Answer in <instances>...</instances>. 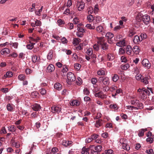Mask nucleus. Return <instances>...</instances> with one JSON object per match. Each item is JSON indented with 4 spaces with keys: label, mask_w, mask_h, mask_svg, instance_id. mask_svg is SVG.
<instances>
[{
    "label": "nucleus",
    "mask_w": 154,
    "mask_h": 154,
    "mask_svg": "<svg viewBox=\"0 0 154 154\" xmlns=\"http://www.w3.org/2000/svg\"><path fill=\"white\" fill-rule=\"evenodd\" d=\"M79 102L77 100L72 101L70 103L71 105L75 106H78L79 105Z\"/></svg>",
    "instance_id": "30"
},
{
    "label": "nucleus",
    "mask_w": 154,
    "mask_h": 154,
    "mask_svg": "<svg viewBox=\"0 0 154 154\" xmlns=\"http://www.w3.org/2000/svg\"><path fill=\"white\" fill-rule=\"evenodd\" d=\"M57 22L59 26H60L65 23L64 21L61 19L58 20Z\"/></svg>",
    "instance_id": "58"
},
{
    "label": "nucleus",
    "mask_w": 154,
    "mask_h": 154,
    "mask_svg": "<svg viewBox=\"0 0 154 154\" xmlns=\"http://www.w3.org/2000/svg\"><path fill=\"white\" fill-rule=\"evenodd\" d=\"M147 131L146 129H141L139 131L138 135L139 137H142L143 136L144 132Z\"/></svg>",
    "instance_id": "25"
},
{
    "label": "nucleus",
    "mask_w": 154,
    "mask_h": 154,
    "mask_svg": "<svg viewBox=\"0 0 154 154\" xmlns=\"http://www.w3.org/2000/svg\"><path fill=\"white\" fill-rule=\"evenodd\" d=\"M102 124V120H99L96 121L95 125L97 127H99L101 126Z\"/></svg>",
    "instance_id": "32"
},
{
    "label": "nucleus",
    "mask_w": 154,
    "mask_h": 154,
    "mask_svg": "<svg viewBox=\"0 0 154 154\" xmlns=\"http://www.w3.org/2000/svg\"><path fill=\"white\" fill-rule=\"evenodd\" d=\"M139 102V100H134V99H132L131 100V104L135 106L137 102Z\"/></svg>",
    "instance_id": "52"
},
{
    "label": "nucleus",
    "mask_w": 154,
    "mask_h": 154,
    "mask_svg": "<svg viewBox=\"0 0 154 154\" xmlns=\"http://www.w3.org/2000/svg\"><path fill=\"white\" fill-rule=\"evenodd\" d=\"M53 51L51 50L49 51L47 56V58L48 60H50L52 59L53 57Z\"/></svg>",
    "instance_id": "23"
},
{
    "label": "nucleus",
    "mask_w": 154,
    "mask_h": 154,
    "mask_svg": "<svg viewBox=\"0 0 154 154\" xmlns=\"http://www.w3.org/2000/svg\"><path fill=\"white\" fill-rule=\"evenodd\" d=\"M31 108L35 111H38L41 109V107L39 104H35L31 106Z\"/></svg>",
    "instance_id": "12"
},
{
    "label": "nucleus",
    "mask_w": 154,
    "mask_h": 154,
    "mask_svg": "<svg viewBox=\"0 0 154 154\" xmlns=\"http://www.w3.org/2000/svg\"><path fill=\"white\" fill-rule=\"evenodd\" d=\"M10 52V50L7 48H5L1 51V53L2 55L5 54H9Z\"/></svg>",
    "instance_id": "22"
},
{
    "label": "nucleus",
    "mask_w": 154,
    "mask_h": 154,
    "mask_svg": "<svg viewBox=\"0 0 154 154\" xmlns=\"http://www.w3.org/2000/svg\"><path fill=\"white\" fill-rule=\"evenodd\" d=\"M125 43V41L123 39L121 41L116 43V45L119 47H122L124 46Z\"/></svg>",
    "instance_id": "20"
},
{
    "label": "nucleus",
    "mask_w": 154,
    "mask_h": 154,
    "mask_svg": "<svg viewBox=\"0 0 154 154\" xmlns=\"http://www.w3.org/2000/svg\"><path fill=\"white\" fill-rule=\"evenodd\" d=\"M76 6L79 11L82 10L85 7V3L82 0H78L76 2Z\"/></svg>",
    "instance_id": "5"
},
{
    "label": "nucleus",
    "mask_w": 154,
    "mask_h": 154,
    "mask_svg": "<svg viewBox=\"0 0 154 154\" xmlns=\"http://www.w3.org/2000/svg\"><path fill=\"white\" fill-rule=\"evenodd\" d=\"M113 152V150L111 149L106 150L105 151V152L106 154H112Z\"/></svg>",
    "instance_id": "56"
},
{
    "label": "nucleus",
    "mask_w": 154,
    "mask_h": 154,
    "mask_svg": "<svg viewBox=\"0 0 154 154\" xmlns=\"http://www.w3.org/2000/svg\"><path fill=\"white\" fill-rule=\"evenodd\" d=\"M120 142L122 144V148L125 150L129 151L130 148V146L127 143V141L125 139L122 138L120 140Z\"/></svg>",
    "instance_id": "3"
},
{
    "label": "nucleus",
    "mask_w": 154,
    "mask_h": 154,
    "mask_svg": "<svg viewBox=\"0 0 154 154\" xmlns=\"http://www.w3.org/2000/svg\"><path fill=\"white\" fill-rule=\"evenodd\" d=\"M100 45L99 44H95L93 45V48L96 51H98L99 50L100 48Z\"/></svg>",
    "instance_id": "48"
},
{
    "label": "nucleus",
    "mask_w": 154,
    "mask_h": 154,
    "mask_svg": "<svg viewBox=\"0 0 154 154\" xmlns=\"http://www.w3.org/2000/svg\"><path fill=\"white\" fill-rule=\"evenodd\" d=\"M51 151V153H52L53 154H55L58 152V149L57 148L54 147L52 148Z\"/></svg>",
    "instance_id": "49"
},
{
    "label": "nucleus",
    "mask_w": 154,
    "mask_h": 154,
    "mask_svg": "<svg viewBox=\"0 0 154 154\" xmlns=\"http://www.w3.org/2000/svg\"><path fill=\"white\" fill-rule=\"evenodd\" d=\"M96 30L99 33H102V35H103V33H105L106 32L104 28L101 25H99L96 27Z\"/></svg>",
    "instance_id": "10"
},
{
    "label": "nucleus",
    "mask_w": 154,
    "mask_h": 154,
    "mask_svg": "<svg viewBox=\"0 0 154 154\" xmlns=\"http://www.w3.org/2000/svg\"><path fill=\"white\" fill-rule=\"evenodd\" d=\"M109 108L111 109H117V105L116 104H111L109 106Z\"/></svg>",
    "instance_id": "42"
},
{
    "label": "nucleus",
    "mask_w": 154,
    "mask_h": 154,
    "mask_svg": "<svg viewBox=\"0 0 154 154\" xmlns=\"http://www.w3.org/2000/svg\"><path fill=\"white\" fill-rule=\"evenodd\" d=\"M83 94L86 95H88L90 92L87 88H85L83 90Z\"/></svg>",
    "instance_id": "50"
},
{
    "label": "nucleus",
    "mask_w": 154,
    "mask_h": 154,
    "mask_svg": "<svg viewBox=\"0 0 154 154\" xmlns=\"http://www.w3.org/2000/svg\"><path fill=\"white\" fill-rule=\"evenodd\" d=\"M13 74L11 72H8L4 75V77L5 78L10 77L12 76Z\"/></svg>",
    "instance_id": "40"
},
{
    "label": "nucleus",
    "mask_w": 154,
    "mask_h": 154,
    "mask_svg": "<svg viewBox=\"0 0 154 154\" xmlns=\"http://www.w3.org/2000/svg\"><path fill=\"white\" fill-rule=\"evenodd\" d=\"M87 54L89 56H91L93 54V51L92 48H89L86 51Z\"/></svg>",
    "instance_id": "39"
},
{
    "label": "nucleus",
    "mask_w": 154,
    "mask_h": 154,
    "mask_svg": "<svg viewBox=\"0 0 154 154\" xmlns=\"http://www.w3.org/2000/svg\"><path fill=\"white\" fill-rule=\"evenodd\" d=\"M7 108L8 111H13V108L12 106L10 104H8L7 106Z\"/></svg>",
    "instance_id": "45"
},
{
    "label": "nucleus",
    "mask_w": 154,
    "mask_h": 154,
    "mask_svg": "<svg viewBox=\"0 0 154 154\" xmlns=\"http://www.w3.org/2000/svg\"><path fill=\"white\" fill-rule=\"evenodd\" d=\"M96 24V23H94L93 26H92L91 24H87L86 26L85 27L88 29H95V25Z\"/></svg>",
    "instance_id": "19"
},
{
    "label": "nucleus",
    "mask_w": 154,
    "mask_h": 154,
    "mask_svg": "<svg viewBox=\"0 0 154 154\" xmlns=\"http://www.w3.org/2000/svg\"><path fill=\"white\" fill-rule=\"evenodd\" d=\"M67 80L66 81L69 85H70V82H73L75 80V75L71 72H68L67 75Z\"/></svg>",
    "instance_id": "4"
},
{
    "label": "nucleus",
    "mask_w": 154,
    "mask_h": 154,
    "mask_svg": "<svg viewBox=\"0 0 154 154\" xmlns=\"http://www.w3.org/2000/svg\"><path fill=\"white\" fill-rule=\"evenodd\" d=\"M99 83H102L104 86H107L109 84V79L107 76L100 77L98 79Z\"/></svg>",
    "instance_id": "2"
},
{
    "label": "nucleus",
    "mask_w": 154,
    "mask_h": 154,
    "mask_svg": "<svg viewBox=\"0 0 154 154\" xmlns=\"http://www.w3.org/2000/svg\"><path fill=\"white\" fill-rule=\"evenodd\" d=\"M121 69L123 70H127L130 67L129 64L127 63L123 65H122L121 66Z\"/></svg>",
    "instance_id": "37"
},
{
    "label": "nucleus",
    "mask_w": 154,
    "mask_h": 154,
    "mask_svg": "<svg viewBox=\"0 0 154 154\" xmlns=\"http://www.w3.org/2000/svg\"><path fill=\"white\" fill-rule=\"evenodd\" d=\"M54 66L52 64L49 65L47 68V71L48 72H51L54 71Z\"/></svg>",
    "instance_id": "15"
},
{
    "label": "nucleus",
    "mask_w": 154,
    "mask_h": 154,
    "mask_svg": "<svg viewBox=\"0 0 154 154\" xmlns=\"http://www.w3.org/2000/svg\"><path fill=\"white\" fill-rule=\"evenodd\" d=\"M141 41V40L140 37L137 35H135L133 40V42L135 44H137Z\"/></svg>",
    "instance_id": "18"
},
{
    "label": "nucleus",
    "mask_w": 154,
    "mask_h": 154,
    "mask_svg": "<svg viewBox=\"0 0 154 154\" xmlns=\"http://www.w3.org/2000/svg\"><path fill=\"white\" fill-rule=\"evenodd\" d=\"M13 144L14 145L16 148H18L20 146V144L18 142H14L13 143Z\"/></svg>",
    "instance_id": "59"
},
{
    "label": "nucleus",
    "mask_w": 154,
    "mask_h": 154,
    "mask_svg": "<svg viewBox=\"0 0 154 154\" xmlns=\"http://www.w3.org/2000/svg\"><path fill=\"white\" fill-rule=\"evenodd\" d=\"M35 24L37 26H40L42 25V23L40 20H37L35 22Z\"/></svg>",
    "instance_id": "57"
},
{
    "label": "nucleus",
    "mask_w": 154,
    "mask_h": 154,
    "mask_svg": "<svg viewBox=\"0 0 154 154\" xmlns=\"http://www.w3.org/2000/svg\"><path fill=\"white\" fill-rule=\"evenodd\" d=\"M95 150L99 154L102 150V146L101 145H98L95 146Z\"/></svg>",
    "instance_id": "27"
},
{
    "label": "nucleus",
    "mask_w": 154,
    "mask_h": 154,
    "mask_svg": "<svg viewBox=\"0 0 154 154\" xmlns=\"http://www.w3.org/2000/svg\"><path fill=\"white\" fill-rule=\"evenodd\" d=\"M150 77L149 76H146L143 78L141 79V82L145 85H146L149 84L150 81Z\"/></svg>",
    "instance_id": "9"
},
{
    "label": "nucleus",
    "mask_w": 154,
    "mask_h": 154,
    "mask_svg": "<svg viewBox=\"0 0 154 154\" xmlns=\"http://www.w3.org/2000/svg\"><path fill=\"white\" fill-rule=\"evenodd\" d=\"M113 36L114 35L111 32H107L105 35V37L107 39V42L109 44L112 43V41L111 40V39Z\"/></svg>",
    "instance_id": "7"
},
{
    "label": "nucleus",
    "mask_w": 154,
    "mask_h": 154,
    "mask_svg": "<svg viewBox=\"0 0 154 154\" xmlns=\"http://www.w3.org/2000/svg\"><path fill=\"white\" fill-rule=\"evenodd\" d=\"M40 57L38 59V57L35 55H33L32 57V60L33 62L35 63L38 61L40 59Z\"/></svg>",
    "instance_id": "33"
},
{
    "label": "nucleus",
    "mask_w": 154,
    "mask_h": 154,
    "mask_svg": "<svg viewBox=\"0 0 154 154\" xmlns=\"http://www.w3.org/2000/svg\"><path fill=\"white\" fill-rule=\"evenodd\" d=\"M38 93L36 91H34L31 94V95L33 98L36 97H38Z\"/></svg>",
    "instance_id": "46"
},
{
    "label": "nucleus",
    "mask_w": 154,
    "mask_h": 154,
    "mask_svg": "<svg viewBox=\"0 0 154 154\" xmlns=\"http://www.w3.org/2000/svg\"><path fill=\"white\" fill-rule=\"evenodd\" d=\"M97 39V43L100 45L101 49L104 50L108 49V45L106 42H105L104 37H98Z\"/></svg>",
    "instance_id": "1"
},
{
    "label": "nucleus",
    "mask_w": 154,
    "mask_h": 154,
    "mask_svg": "<svg viewBox=\"0 0 154 154\" xmlns=\"http://www.w3.org/2000/svg\"><path fill=\"white\" fill-rule=\"evenodd\" d=\"M72 142L71 141H67L65 140H63V145L65 146H70L72 143Z\"/></svg>",
    "instance_id": "28"
},
{
    "label": "nucleus",
    "mask_w": 154,
    "mask_h": 154,
    "mask_svg": "<svg viewBox=\"0 0 154 154\" xmlns=\"http://www.w3.org/2000/svg\"><path fill=\"white\" fill-rule=\"evenodd\" d=\"M135 106H136L137 108V109H141L143 108V105L142 103L138 102L136 104Z\"/></svg>",
    "instance_id": "26"
},
{
    "label": "nucleus",
    "mask_w": 154,
    "mask_h": 154,
    "mask_svg": "<svg viewBox=\"0 0 154 154\" xmlns=\"http://www.w3.org/2000/svg\"><path fill=\"white\" fill-rule=\"evenodd\" d=\"M35 44V43H32L30 44L27 45L26 47L28 49L31 50L34 47V45Z\"/></svg>",
    "instance_id": "43"
},
{
    "label": "nucleus",
    "mask_w": 154,
    "mask_h": 154,
    "mask_svg": "<svg viewBox=\"0 0 154 154\" xmlns=\"http://www.w3.org/2000/svg\"><path fill=\"white\" fill-rule=\"evenodd\" d=\"M87 19L89 22H92L94 21L93 22L94 23L95 19H94L93 16L91 15H90L88 16Z\"/></svg>",
    "instance_id": "35"
},
{
    "label": "nucleus",
    "mask_w": 154,
    "mask_h": 154,
    "mask_svg": "<svg viewBox=\"0 0 154 154\" xmlns=\"http://www.w3.org/2000/svg\"><path fill=\"white\" fill-rule=\"evenodd\" d=\"M39 91L40 93L42 95H45L46 92L45 89L43 88H42L40 89Z\"/></svg>",
    "instance_id": "53"
},
{
    "label": "nucleus",
    "mask_w": 154,
    "mask_h": 154,
    "mask_svg": "<svg viewBox=\"0 0 154 154\" xmlns=\"http://www.w3.org/2000/svg\"><path fill=\"white\" fill-rule=\"evenodd\" d=\"M18 78L20 81H24L26 77L23 74H20L18 76Z\"/></svg>",
    "instance_id": "41"
},
{
    "label": "nucleus",
    "mask_w": 154,
    "mask_h": 154,
    "mask_svg": "<svg viewBox=\"0 0 154 154\" xmlns=\"http://www.w3.org/2000/svg\"><path fill=\"white\" fill-rule=\"evenodd\" d=\"M89 150H90L89 147L88 148L84 147L82 149V154H89Z\"/></svg>",
    "instance_id": "16"
},
{
    "label": "nucleus",
    "mask_w": 154,
    "mask_h": 154,
    "mask_svg": "<svg viewBox=\"0 0 154 154\" xmlns=\"http://www.w3.org/2000/svg\"><path fill=\"white\" fill-rule=\"evenodd\" d=\"M54 88L55 89L60 91L62 89V85L60 83H57L55 84Z\"/></svg>",
    "instance_id": "24"
},
{
    "label": "nucleus",
    "mask_w": 154,
    "mask_h": 154,
    "mask_svg": "<svg viewBox=\"0 0 154 154\" xmlns=\"http://www.w3.org/2000/svg\"><path fill=\"white\" fill-rule=\"evenodd\" d=\"M140 36L141 38V40H142L143 39H146L147 38L146 35L145 33H142L140 35Z\"/></svg>",
    "instance_id": "63"
},
{
    "label": "nucleus",
    "mask_w": 154,
    "mask_h": 154,
    "mask_svg": "<svg viewBox=\"0 0 154 154\" xmlns=\"http://www.w3.org/2000/svg\"><path fill=\"white\" fill-rule=\"evenodd\" d=\"M150 20V16L147 14L143 15L142 21L143 23L146 25H148Z\"/></svg>",
    "instance_id": "6"
},
{
    "label": "nucleus",
    "mask_w": 154,
    "mask_h": 154,
    "mask_svg": "<svg viewBox=\"0 0 154 154\" xmlns=\"http://www.w3.org/2000/svg\"><path fill=\"white\" fill-rule=\"evenodd\" d=\"M67 28L71 30L73 28L74 25L73 24L71 23H69L67 24Z\"/></svg>",
    "instance_id": "51"
},
{
    "label": "nucleus",
    "mask_w": 154,
    "mask_h": 154,
    "mask_svg": "<svg viewBox=\"0 0 154 154\" xmlns=\"http://www.w3.org/2000/svg\"><path fill=\"white\" fill-rule=\"evenodd\" d=\"M132 49L131 46L128 45L126 49V52L129 55H131L132 54Z\"/></svg>",
    "instance_id": "13"
},
{
    "label": "nucleus",
    "mask_w": 154,
    "mask_h": 154,
    "mask_svg": "<svg viewBox=\"0 0 154 154\" xmlns=\"http://www.w3.org/2000/svg\"><path fill=\"white\" fill-rule=\"evenodd\" d=\"M97 74L98 75H104L105 74V72L104 70H100L97 71Z\"/></svg>",
    "instance_id": "47"
},
{
    "label": "nucleus",
    "mask_w": 154,
    "mask_h": 154,
    "mask_svg": "<svg viewBox=\"0 0 154 154\" xmlns=\"http://www.w3.org/2000/svg\"><path fill=\"white\" fill-rule=\"evenodd\" d=\"M77 27L78 32H81L82 33H84L85 32V30L83 28L81 27H79L78 25L77 26Z\"/></svg>",
    "instance_id": "44"
},
{
    "label": "nucleus",
    "mask_w": 154,
    "mask_h": 154,
    "mask_svg": "<svg viewBox=\"0 0 154 154\" xmlns=\"http://www.w3.org/2000/svg\"><path fill=\"white\" fill-rule=\"evenodd\" d=\"M142 64L147 69H149L151 67V64L146 59H143L142 62Z\"/></svg>",
    "instance_id": "8"
},
{
    "label": "nucleus",
    "mask_w": 154,
    "mask_h": 154,
    "mask_svg": "<svg viewBox=\"0 0 154 154\" xmlns=\"http://www.w3.org/2000/svg\"><path fill=\"white\" fill-rule=\"evenodd\" d=\"M119 79V76L117 74H114L112 77V79L114 82H117Z\"/></svg>",
    "instance_id": "36"
},
{
    "label": "nucleus",
    "mask_w": 154,
    "mask_h": 154,
    "mask_svg": "<svg viewBox=\"0 0 154 154\" xmlns=\"http://www.w3.org/2000/svg\"><path fill=\"white\" fill-rule=\"evenodd\" d=\"M52 112L54 113H59L61 112V108L59 106H53L51 108Z\"/></svg>",
    "instance_id": "11"
},
{
    "label": "nucleus",
    "mask_w": 154,
    "mask_h": 154,
    "mask_svg": "<svg viewBox=\"0 0 154 154\" xmlns=\"http://www.w3.org/2000/svg\"><path fill=\"white\" fill-rule=\"evenodd\" d=\"M91 81L93 84L95 85L97 82V80L96 78H92Z\"/></svg>",
    "instance_id": "62"
},
{
    "label": "nucleus",
    "mask_w": 154,
    "mask_h": 154,
    "mask_svg": "<svg viewBox=\"0 0 154 154\" xmlns=\"http://www.w3.org/2000/svg\"><path fill=\"white\" fill-rule=\"evenodd\" d=\"M98 135L96 134H93L91 135V138L92 140H96L97 138L98 137Z\"/></svg>",
    "instance_id": "55"
},
{
    "label": "nucleus",
    "mask_w": 154,
    "mask_h": 154,
    "mask_svg": "<svg viewBox=\"0 0 154 154\" xmlns=\"http://www.w3.org/2000/svg\"><path fill=\"white\" fill-rule=\"evenodd\" d=\"M136 33V32L135 30L133 29H130L129 31L128 36L130 37H131Z\"/></svg>",
    "instance_id": "34"
},
{
    "label": "nucleus",
    "mask_w": 154,
    "mask_h": 154,
    "mask_svg": "<svg viewBox=\"0 0 154 154\" xmlns=\"http://www.w3.org/2000/svg\"><path fill=\"white\" fill-rule=\"evenodd\" d=\"M81 66V65L78 63H76L74 65V67L75 69L78 70H79L80 69Z\"/></svg>",
    "instance_id": "60"
},
{
    "label": "nucleus",
    "mask_w": 154,
    "mask_h": 154,
    "mask_svg": "<svg viewBox=\"0 0 154 154\" xmlns=\"http://www.w3.org/2000/svg\"><path fill=\"white\" fill-rule=\"evenodd\" d=\"M115 58L114 55L111 53H108L107 55V59L108 60L112 61Z\"/></svg>",
    "instance_id": "21"
},
{
    "label": "nucleus",
    "mask_w": 154,
    "mask_h": 154,
    "mask_svg": "<svg viewBox=\"0 0 154 154\" xmlns=\"http://www.w3.org/2000/svg\"><path fill=\"white\" fill-rule=\"evenodd\" d=\"M143 15L141 13H138L136 17V19L138 22L141 21L143 19Z\"/></svg>",
    "instance_id": "17"
},
{
    "label": "nucleus",
    "mask_w": 154,
    "mask_h": 154,
    "mask_svg": "<svg viewBox=\"0 0 154 154\" xmlns=\"http://www.w3.org/2000/svg\"><path fill=\"white\" fill-rule=\"evenodd\" d=\"M80 39L78 38H74L73 41V43L74 45H78L80 42Z\"/></svg>",
    "instance_id": "38"
},
{
    "label": "nucleus",
    "mask_w": 154,
    "mask_h": 154,
    "mask_svg": "<svg viewBox=\"0 0 154 154\" xmlns=\"http://www.w3.org/2000/svg\"><path fill=\"white\" fill-rule=\"evenodd\" d=\"M132 49V51L135 54H137L140 51L139 47L137 46H134Z\"/></svg>",
    "instance_id": "31"
},
{
    "label": "nucleus",
    "mask_w": 154,
    "mask_h": 154,
    "mask_svg": "<svg viewBox=\"0 0 154 154\" xmlns=\"http://www.w3.org/2000/svg\"><path fill=\"white\" fill-rule=\"evenodd\" d=\"M8 128L9 131L11 132H15L17 129L16 128L14 125L8 127Z\"/></svg>",
    "instance_id": "29"
},
{
    "label": "nucleus",
    "mask_w": 154,
    "mask_h": 154,
    "mask_svg": "<svg viewBox=\"0 0 154 154\" xmlns=\"http://www.w3.org/2000/svg\"><path fill=\"white\" fill-rule=\"evenodd\" d=\"M121 61L122 62L126 63L127 60L126 57L124 56H122L121 58Z\"/></svg>",
    "instance_id": "54"
},
{
    "label": "nucleus",
    "mask_w": 154,
    "mask_h": 154,
    "mask_svg": "<svg viewBox=\"0 0 154 154\" xmlns=\"http://www.w3.org/2000/svg\"><path fill=\"white\" fill-rule=\"evenodd\" d=\"M92 140H93L92 139V138H91V137L90 136V137H89L88 138H87L85 139V141L86 143H90V142L92 141Z\"/></svg>",
    "instance_id": "64"
},
{
    "label": "nucleus",
    "mask_w": 154,
    "mask_h": 154,
    "mask_svg": "<svg viewBox=\"0 0 154 154\" xmlns=\"http://www.w3.org/2000/svg\"><path fill=\"white\" fill-rule=\"evenodd\" d=\"M117 89V87L114 85H112L111 87L109 88L110 91H114L116 90Z\"/></svg>",
    "instance_id": "61"
},
{
    "label": "nucleus",
    "mask_w": 154,
    "mask_h": 154,
    "mask_svg": "<svg viewBox=\"0 0 154 154\" xmlns=\"http://www.w3.org/2000/svg\"><path fill=\"white\" fill-rule=\"evenodd\" d=\"M91 154H98L97 152L95 150V146L91 145L89 146Z\"/></svg>",
    "instance_id": "14"
}]
</instances>
